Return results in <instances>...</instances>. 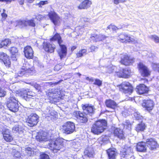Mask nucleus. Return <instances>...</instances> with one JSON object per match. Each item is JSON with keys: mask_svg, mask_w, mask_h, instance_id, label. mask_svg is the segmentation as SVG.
Wrapping results in <instances>:
<instances>
[{"mask_svg": "<svg viewBox=\"0 0 159 159\" xmlns=\"http://www.w3.org/2000/svg\"><path fill=\"white\" fill-rule=\"evenodd\" d=\"M115 68V66L110 65L108 67H107V72L109 73H111L113 72Z\"/></svg>", "mask_w": 159, "mask_h": 159, "instance_id": "37998d69", "label": "nucleus"}, {"mask_svg": "<svg viewBox=\"0 0 159 159\" xmlns=\"http://www.w3.org/2000/svg\"><path fill=\"white\" fill-rule=\"evenodd\" d=\"M47 3V2L46 1H41L38 4V5L39 7H41L42 5H43L45 4H46Z\"/></svg>", "mask_w": 159, "mask_h": 159, "instance_id": "bf43d9fd", "label": "nucleus"}, {"mask_svg": "<svg viewBox=\"0 0 159 159\" xmlns=\"http://www.w3.org/2000/svg\"><path fill=\"white\" fill-rule=\"evenodd\" d=\"M18 1L19 4L21 5L24 4V0H18Z\"/></svg>", "mask_w": 159, "mask_h": 159, "instance_id": "338daca9", "label": "nucleus"}, {"mask_svg": "<svg viewBox=\"0 0 159 159\" xmlns=\"http://www.w3.org/2000/svg\"><path fill=\"white\" fill-rule=\"evenodd\" d=\"M81 20L82 21H84V22H88L89 21V19L88 18L83 17L82 18Z\"/></svg>", "mask_w": 159, "mask_h": 159, "instance_id": "69168bd1", "label": "nucleus"}, {"mask_svg": "<svg viewBox=\"0 0 159 159\" xmlns=\"http://www.w3.org/2000/svg\"><path fill=\"white\" fill-rule=\"evenodd\" d=\"M146 143L141 142L138 143L136 146V149L139 152H145L147 149Z\"/></svg>", "mask_w": 159, "mask_h": 159, "instance_id": "5701e85b", "label": "nucleus"}, {"mask_svg": "<svg viewBox=\"0 0 159 159\" xmlns=\"http://www.w3.org/2000/svg\"><path fill=\"white\" fill-rule=\"evenodd\" d=\"M52 41L57 40L59 44L60 49L58 51V54L61 59L65 57L67 54V48L66 46L62 43V41L60 35L58 34H55L54 36L51 39Z\"/></svg>", "mask_w": 159, "mask_h": 159, "instance_id": "7ed1b4c3", "label": "nucleus"}, {"mask_svg": "<svg viewBox=\"0 0 159 159\" xmlns=\"http://www.w3.org/2000/svg\"><path fill=\"white\" fill-rule=\"evenodd\" d=\"M75 129L74 124L73 122L68 121L62 125V131L63 133L69 134L72 133Z\"/></svg>", "mask_w": 159, "mask_h": 159, "instance_id": "423d86ee", "label": "nucleus"}, {"mask_svg": "<svg viewBox=\"0 0 159 159\" xmlns=\"http://www.w3.org/2000/svg\"><path fill=\"white\" fill-rule=\"evenodd\" d=\"M125 2V0H114V3L116 5L118 4L119 3H124Z\"/></svg>", "mask_w": 159, "mask_h": 159, "instance_id": "6e6d98bb", "label": "nucleus"}, {"mask_svg": "<svg viewBox=\"0 0 159 159\" xmlns=\"http://www.w3.org/2000/svg\"><path fill=\"white\" fill-rule=\"evenodd\" d=\"M15 94L12 93L8 99L7 106L9 110L13 112H16L18 110V101L14 96Z\"/></svg>", "mask_w": 159, "mask_h": 159, "instance_id": "20e7f679", "label": "nucleus"}, {"mask_svg": "<svg viewBox=\"0 0 159 159\" xmlns=\"http://www.w3.org/2000/svg\"><path fill=\"white\" fill-rule=\"evenodd\" d=\"M82 105V108L85 114L91 115L94 113L95 108L93 106L89 104Z\"/></svg>", "mask_w": 159, "mask_h": 159, "instance_id": "dca6fc26", "label": "nucleus"}, {"mask_svg": "<svg viewBox=\"0 0 159 159\" xmlns=\"http://www.w3.org/2000/svg\"><path fill=\"white\" fill-rule=\"evenodd\" d=\"M3 47H7L9 46L11 43V40L8 39H5L1 41Z\"/></svg>", "mask_w": 159, "mask_h": 159, "instance_id": "c9c22d12", "label": "nucleus"}, {"mask_svg": "<svg viewBox=\"0 0 159 159\" xmlns=\"http://www.w3.org/2000/svg\"><path fill=\"white\" fill-rule=\"evenodd\" d=\"M74 115L81 123H86L88 120L87 115L83 114L80 111H75L74 113Z\"/></svg>", "mask_w": 159, "mask_h": 159, "instance_id": "ddd939ff", "label": "nucleus"}, {"mask_svg": "<svg viewBox=\"0 0 159 159\" xmlns=\"http://www.w3.org/2000/svg\"><path fill=\"white\" fill-rule=\"evenodd\" d=\"M116 75L120 77H122V76H120V75H123V73L122 72V70H120L119 72H116Z\"/></svg>", "mask_w": 159, "mask_h": 159, "instance_id": "e2e57ef3", "label": "nucleus"}, {"mask_svg": "<svg viewBox=\"0 0 159 159\" xmlns=\"http://www.w3.org/2000/svg\"><path fill=\"white\" fill-rule=\"evenodd\" d=\"M12 155L15 157L19 158L20 157V153L15 150H13Z\"/></svg>", "mask_w": 159, "mask_h": 159, "instance_id": "c03bdc74", "label": "nucleus"}, {"mask_svg": "<svg viewBox=\"0 0 159 159\" xmlns=\"http://www.w3.org/2000/svg\"><path fill=\"white\" fill-rule=\"evenodd\" d=\"M152 68L155 70L159 72V64L155 63H152Z\"/></svg>", "mask_w": 159, "mask_h": 159, "instance_id": "a18cd8bd", "label": "nucleus"}, {"mask_svg": "<svg viewBox=\"0 0 159 159\" xmlns=\"http://www.w3.org/2000/svg\"><path fill=\"white\" fill-rule=\"evenodd\" d=\"M39 116L36 114H32L26 120V123L28 126L33 127L36 125L38 123Z\"/></svg>", "mask_w": 159, "mask_h": 159, "instance_id": "1a4fd4ad", "label": "nucleus"}, {"mask_svg": "<svg viewBox=\"0 0 159 159\" xmlns=\"http://www.w3.org/2000/svg\"><path fill=\"white\" fill-rule=\"evenodd\" d=\"M87 50L85 49H83L80 50L77 53L76 56L77 57H82L84 55L86 54Z\"/></svg>", "mask_w": 159, "mask_h": 159, "instance_id": "e433bc0d", "label": "nucleus"}, {"mask_svg": "<svg viewBox=\"0 0 159 159\" xmlns=\"http://www.w3.org/2000/svg\"><path fill=\"white\" fill-rule=\"evenodd\" d=\"M107 122L104 120L96 121L93 125L91 131L95 134H99L102 133L107 126Z\"/></svg>", "mask_w": 159, "mask_h": 159, "instance_id": "f03ea898", "label": "nucleus"}, {"mask_svg": "<svg viewBox=\"0 0 159 159\" xmlns=\"http://www.w3.org/2000/svg\"><path fill=\"white\" fill-rule=\"evenodd\" d=\"M2 134L3 136L7 134H10V131L8 129H3L2 130Z\"/></svg>", "mask_w": 159, "mask_h": 159, "instance_id": "3c124183", "label": "nucleus"}, {"mask_svg": "<svg viewBox=\"0 0 159 159\" xmlns=\"http://www.w3.org/2000/svg\"><path fill=\"white\" fill-rule=\"evenodd\" d=\"M97 49L98 48L97 47H95L93 46H91L89 48L90 51L91 52L95 51L97 50Z\"/></svg>", "mask_w": 159, "mask_h": 159, "instance_id": "052dcab7", "label": "nucleus"}, {"mask_svg": "<svg viewBox=\"0 0 159 159\" xmlns=\"http://www.w3.org/2000/svg\"><path fill=\"white\" fill-rule=\"evenodd\" d=\"M24 53L25 57L28 59H32L34 56V52L32 48L30 46H27L24 48Z\"/></svg>", "mask_w": 159, "mask_h": 159, "instance_id": "a211bd4d", "label": "nucleus"}, {"mask_svg": "<svg viewBox=\"0 0 159 159\" xmlns=\"http://www.w3.org/2000/svg\"><path fill=\"white\" fill-rule=\"evenodd\" d=\"M49 114L48 115V116L51 117V118H53L54 117H55L56 112L54 110L49 111Z\"/></svg>", "mask_w": 159, "mask_h": 159, "instance_id": "49530a36", "label": "nucleus"}, {"mask_svg": "<svg viewBox=\"0 0 159 159\" xmlns=\"http://www.w3.org/2000/svg\"><path fill=\"white\" fill-rule=\"evenodd\" d=\"M105 105L107 107L113 110H114L117 106L116 102L111 99L107 100L105 101Z\"/></svg>", "mask_w": 159, "mask_h": 159, "instance_id": "cd10ccee", "label": "nucleus"}, {"mask_svg": "<svg viewBox=\"0 0 159 159\" xmlns=\"http://www.w3.org/2000/svg\"><path fill=\"white\" fill-rule=\"evenodd\" d=\"M61 92L59 89H52L48 93V95L53 99H58L60 97Z\"/></svg>", "mask_w": 159, "mask_h": 159, "instance_id": "4468645a", "label": "nucleus"}, {"mask_svg": "<svg viewBox=\"0 0 159 159\" xmlns=\"http://www.w3.org/2000/svg\"><path fill=\"white\" fill-rule=\"evenodd\" d=\"M43 18L42 15L40 14H38L36 16V18L38 20H40Z\"/></svg>", "mask_w": 159, "mask_h": 159, "instance_id": "680f3d73", "label": "nucleus"}, {"mask_svg": "<svg viewBox=\"0 0 159 159\" xmlns=\"http://www.w3.org/2000/svg\"><path fill=\"white\" fill-rule=\"evenodd\" d=\"M108 29L110 30H112L113 31L116 30L118 28L116 26L114 25H110L108 26L107 27Z\"/></svg>", "mask_w": 159, "mask_h": 159, "instance_id": "8fccbe9b", "label": "nucleus"}, {"mask_svg": "<svg viewBox=\"0 0 159 159\" xmlns=\"http://www.w3.org/2000/svg\"><path fill=\"white\" fill-rule=\"evenodd\" d=\"M133 151V149L131 147L126 145L124 148L121 149L120 154L121 157H127L131 156Z\"/></svg>", "mask_w": 159, "mask_h": 159, "instance_id": "9b49d317", "label": "nucleus"}, {"mask_svg": "<svg viewBox=\"0 0 159 159\" xmlns=\"http://www.w3.org/2000/svg\"><path fill=\"white\" fill-rule=\"evenodd\" d=\"M92 4L91 2L89 0H84L79 6L78 8L79 9H87L90 7Z\"/></svg>", "mask_w": 159, "mask_h": 159, "instance_id": "b1692460", "label": "nucleus"}, {"mask_svg": "<svg viewBox=\"0 0 159 159\" xmlns=\"http://www.w3.org/2000/svg\"><path fill=\"white\" fill-rule=\"evenodd\" d=\"M149 38L156 43H159V37L156 35H151Z\"/></svg>", "mask_w": 159, "mask_h": 159, "instance_id": "4c0bfd02", "label": "nucleus"}, {"mask_svg": "<svg viewBox=\"0 0 159 159\" xmlns=\"http://www.w3.org/2000/svg\"><path fill=\"white\" fill-rule=\"evenodd\" d=\"M128 35L126 34H120L118 37V39L122 43H126V40Z\"/></svg>", "mask_w": 159, "mask_h": 159, "instance_id": "c756f323", "label": "nucleus"}, {"mask_svg": "<svg viewBox=\"0 0 159 159\" xmlns=\"http://www.w3.org/2000/svg\"><path fill=\"white\" fill-rule=\"evenodd\" d=\"M122 72L123 75H121L120 76H122V78H126L130 75L131 71L130 70L126 68L123 69L122 70Z\"/></svg>", "mask_w": 159, "mask_h": 159, "instance_id": "2f4dec72", "label": "nucleus"}, {"mask_svg": "<svg viewBox=\"0 0 159 159\" xmlns=\"http://www.w3.org/2000/svg\"><path fill=\"white\" fill-rule=\"evenodd\" d=\"M83 29L82 27L80 26L76 27L75 28V31L78 32L80 34H82Z\"/></svg>", "mask_w": 159, "mask_h": 159, "instance_id": "de8ad7c7", "label": "nucleus"}, {"mask_svg": "<svg viewBox=\"0 0 159 159\" xmlns=\"http://www.w3.org/2000/svg\"><path fill=\"white\" fill-rule=\"evenodd\" d=\"M142 106L148 110H151L154 107V104L153 101L151 100H144Z\"/></svg>", "mask_w": 159, "mask_h": 159, "instance_id": "412c9836", "label": "nucleus"}, {"mask_svg": "<svg viewBox=\"0 0 159 159\" xmlns=\"http://www.w3.org/2000/svg\"><path fill=\"white\" fill-rule=\"evenodd\" d=\"M40 159H50V158L47 154L43 153L40 155Z\"/></svg>", "mask_w": 159, "mask_h": 159, "instance_id": "603ef678", "label": "nucleus"}, {"mask_svg": "<svg viewBox=\"0 0 159 159\" xmlns=\"http://www.w3.org/2000/svg\"><path fill=\"white\" fill-rule=\"evenodd\" d=\"M34 87L36 89H38L39 88V86L36 84H34Z\"/></svg>", "mask_w": 159, "mask_h": 159, "instance_id": "774afa93", "label": "nucleus"}, {"mask_svg": "<svg viewBox=\"0 0 159 159\" xmlns=\"http://www.w3.org/2000/svg\"><path fill=\"white\" fill-rule=\"evenodd\" d=\"M117 87L120 91L125 94H130L133 91V87L127 82H124L120 85H118Z\"/></svg>", "mask_w": 159, "mask_h": 159, "instance_id": "39448f33", "label": "nucleus"}, {"mask_svg": "<svg viewBox=\"0 0 159 159\" xmlns=\"http://www.w3.org/2000/svg\"><path fill=\"white\" fill-rule=\"evenodd\" d=\"M49 17L55 25H59L62 20L61 18L54 11H51L48 13Z\"/></svg>", "mask_w": 159, "mask_h": 159, "instance_id": "6e6552de", "label": "nucleus"}, {"mask_svg": "<svg viewBox=\"0 0 159 159\" xmlns=\"http://www.w3.org/2000/svg\"><path fill=\"white\" fill-rule=\"evenodd\" d=\"M25 25L26 26L29 25L32 27H34L35 25V23L34 21V19L30 20H26L24 22Z\"/></svg>", "mask_w": 159, "mask_h": 159, "instance_id": "72a5a7b5", "label": "nucleus"}, {"mask_svg": "<svg viewBox=\"0 0 159 159\" xmlns=\"http://www.w3.org/2000/svg\"><path fill=\"white\" fill-rule=\"evenodd\" d=\"M0 59L2 60L4 64L9 66L11 65V61L7 54L3 52H0Z\"/></svg>", "mask_w": 159, "mask_h": 159, "instance_id": "aec40b11", "label": "nucleus"}, {"mask_svg": "<svg viewBox=\"0 0 159 159\" xmlns=\"http://www.w3.org/2000/svg\"><path fill=\"white\" fill-rule=\"evenodd\" d=\"M35 149L31 148L29 147H28L25 148V152L27 153L28 155L31 156L34 154V152H35Z\"/></svg>", "mask_w": 159, "mask_h": 159, "instance_id": "473e14b6", "label": "nucleus"}, {"mask_svg": "<svg viewBox=\"0 0 159 159\" xmlns=\"http://www.w3.org/2000/svg\"><path fill=\"white\" fill-rule=\"evenodd\" d=\"M0 2H4L7 4L11 2V0H0Z\"/></svg>", "mask_w": 159, "mask_h": 159, "instance_id": "0e129e2a", "label": "nucleus"}, {"mask_svg": "<svg viewBox=\"0 0 159 159\" xmlns=\"http://www.w3.org/2000/svg\"><path fill=\"white\" fill-rule=\"evenodd\" d=\"M6 94V92L2 88L0 87V97H4Z\"/></svg>", "mask_w": 159, "mask_h": 159, "instance_id": "864d4df0", "label": "nucleus"}, {"mask_svg": "<svg viewBox=\"0 0 159 159\" xmlns=\"http://www.w3.org/2000/svg\"><path fill=\"white\" fill-rule=\"evenodd\" d=\"M33 70L30 68L29 66H23L17 73L18 76L22 77L23 76H27L33 73Z\"/></svg>", "mask_w": 159, "mask_h": 159, "instance_id": "f8f14e48", "label": "nucleus"}, {"mask_svg": "<svg viewBox=\"0 0 159 159\" xmlns=\"http://www.w3.org/2000/svg\"><path fill=\"white\" fill-rule=\"evenodd\" d=\"M134 62V59L127 55H123L121 57L120 62L121 64L126 65H130Z\"/></svg>", "mask_w": 159, "mask_h": 159, "instance_id": "2eb2a0df", "label": "nucleus"}, {"mask_svg": "<svg viewBox=\"0 0 159 159\" xmlns=\"http://www.w3.org/2000/svg\"><path fill=\"white\" fill-rule=\"evenodd\" d=\"M148 91V88L143 84H140L136 88V91L140 94H144L147 93Z\"/></svg>", "mask_w": 159, "mask_h": 159, "instance_id": "4be33fe9", "label": "nucleus"}, {"mask_svg": "<svg viewBox=\"0 0 159 159\" xmlns=\"http://www.w3.org/2000/svg\"><path fill=\"white\" fill-rule=\"evenodd\" d=\"M138 67L140 73L143 76L148 77L150 75L151 71L143 63L140 62Z\"/></svg>", "mask_w": 159, "mask_h": 159, "instance_id": "9d476101", "label": "nucleus"}, {"mask_svg": "<svg viewBox=\"0 0 159 159\" xmlns=\"http://www.w3.org/2000/svg\"><path fill=\"white\" fill-rule=\"evenodd\" d=\"M125 2V0H114V3L116 5L118 4L119 3H124Z\"/></svg>", "mask_w": 159, "mask_h": 159, "instance_id": "5fc2aeb1", "label": "nucleus"}, {"mask_svg": "<svg viewBox=\"0 0 159 159\" xmlns=\"http://www.w3.org/2000/svg\"><path fill=\"white\" fill-rule=\"evenodd\" d=\"M146 128L145 124L143 123H141L137 125L136 127V130L138 132L144 131Z\"/></svg>", "mask_w": 159, "mask_h": 159, "instance_id": "7c9ffc66", "label": "nucleus"}, {"mask_svg": "<svg viewBox=\"0 0 159 159\" xmlns=\"http://www.w3.org/2000/svg\"><path fill=\"white\" fill-rule=\"evenodd\" d=\"M107 37L101 34L97 35L95 34L91 35V38L95 42L99 41L104 40Z\"/></svg>", "mask_w": 159, "mask_h": 159, "instance_id": "bb28decb", "label": "nucleus"}, {"mask_svg": "<svg viewBox=\"0 0 159 159\" xmlns=\"http://www.w3.org/2000/svg\"><path fill=\"white\" fill-rule=\"evenodd\" d=\"M107 153L109 159H115L116 155V153L114 149L110 148L107 151Z\"/></svg>", "mask_w": 159, "mask_h": 159, "instance_id": "c85d7f7f", "label": "nucleus"}, {"mask_svg": "<svg viewBox=\"0 0 159 159\" xmlns=\"http://www.w3.org/2000/svg\"><path fill=\"white\" fill-rule=\"evenodd\" d=\"M22 129L21 126L18 125H16L13 128L12 130L14 133L18 132L20 133L22 131Z\"/></svg>", "mask_w": 159, "mask_h": 159, "instance_id": "f704fd0d", "label": "nucleus"}, {"mask_svg": "<svg viewBox=\"0 0 159 159\" xmlns=\"http://www.w3.org/2000/svg\"><path fill=\"white\" fill-rule=\"evenodd\" d=\"M43 48L47 52L50 53L54 52L56 48L54 44L48 43H43Z\"/></svg>", "mask_w": 159, "mask_h": 159, "instance_id": "6ab92c4d", "label": "nucleus"}, {"mask_svg": "<svg viewBox=\"0 0 159 159\" xmlns=\"http://www.w3.org/2000/svg\"><path fill=\"white\" fill-rule=\"evenodd\" d=\"M146 143L147 147L151 150L155 149L158 147L157 142L152 139H148Z\"/></svg>", "mask_w": 159, "mask_h": 159, "instance_id": "f3484780", "label": "nucleus"}, {"mask_svg": "<svg viewBox=\"0 0 159 159\" xmlns=\"http://www.w3.org/2000/svg\"><path fill=\"white\" fill-rule=\"evenodd\" d=\"M93 84L100 86L102 84V81L98 79H95Z\"/></svg>", "mask_w": 159, "mask_h": 159, "instance_id": "09e8293b", "label": "nucleus"}, {"mask_svg": "<svg viewBox=\"0 0 159 159\" xmlns=\"http://www.w3.org/2000/svg\"><path fill=\"white\" fill-rule=\"evenodd\" d=\"M114 134L120 139H123L124 138V134L122 130L119 128H115L114 130Z\"/></svg>", "mask_w": 159, "mask_h": 159, "instance_id": "393cba45", "label": "nucleus"}, {"mask_svg": "<svg viewBox=\"0 0 159 159\" xmlns=\"http://www.w3.org/2000/svg\"><path fill=\"white\" fill-rule=\"evenodd\" d=\"M36 139L37 141L39 142L49 141L48 148L50 149L53 150L54 152H56L57 150H59L63 146L64 144L62 139H53L52 136L46 132H44L42 134H39L36 136Z\"/></svg>", "mask_w": 159, "mask_h": 159, "instance_id": "f257e3e1", "label": "nucleus"}, {"mask_svg": "<svg viewBox=\"0 0 159 159\" xmlns=\"http://www.w3.org/2000/svg\"><path fill=\"white\" fill-rule=\"evenodd\" d=\"M10 51L13 55H16L18 52L17 49L16 47H11L10 49Z\"/></svg>", "mask_w": 159, "mask_h": 159, "instance_id": "58836bf2", "label": "nucleus"}, {"mask_svg": "<svg viewBox=\"0 0 159 159\" xmlns=\"http://www.w3.org/2000/svg\"><path fill=\"white\" fill-rule=\"evenodd\" d=\"M20 95L23 96V98L26 101H30L33 99L32 97L35 95V93L31 91L30 89H23L20 92Z\"/></svg>", "mask_w": 159, "mask_h": 159, "instance_id": "0eeeda50", "label": "nucleus"}, {"mask_svg": "<svg viewBox=\"0 0 159 159\" xmlns=\"http://www.w3.org/2000/svg\"><path fill=\"white\" fill-rule=\"evenodd\" d=\"M4 139L8 142H10L13 140V138L10 134H7L3 136Z\"/></svg>", "mask_w": 159, "mask_h": 159, "instance_id": "ea45409f", "label": "nucleus"}, {"mask_svg": "<svg viewBox=\"0 0 159 159\" xmlns=\"http://www.w3.org/2000/svg\"><path fill=\"white\" fill-rule=\"evenodd\" d=\"M124 125V127H125L126 128H127L130 127L131 126V124L130 122L128 120L125 122V123Z\"/></svg>", "mask_w": 159, "mask_h": 159, "instance_id": "4d7b16f0", "label": "nucleus"}, {"mask_svg": "<svg viewBox=\"0 0 159 159\" xmlns=\"http://www.w3.org/2000/svg\"><path fill=\"white\" fill-rule=\"evenodd\" d=\"M62 67V66L59 64L56 65L54 68L55 70L57 71L59 70Z\"/></svg>", "mask_w": 159, "mask_h": 159, "instance_id": "13d9d810", "label": "nucleus"}, {"mask_svg": "<svg viewBox=\"0 0 159 159\" xmlns=\"http://www.w3.org/2000/svg\"><path fill=\"white\" fill-rule=\"evenodd\" d=\"M136 120L141 119L142 117L139 113L138 111H135L133 114Z\"/></svg>", "mask_w": 159, "mask_h": 159, "instance_id": "79ce46f5", "label": "nucleus"}, {"mask_svg": "<svg viewBox=\"0 0 159 159\" xmlns=\"http://www.w3.org/2000/svg\"><path fill=\"white\" fill-rule=\"evenodd\" d=\"M84 156L89 157H93L94 152L93 148L91 147H88L86 148L84 151Z\"/></svg>", "mask_w": 159, "mask_h": 159, "instance_id": "a878e982", "label": "nucleus"}, {"mask_svg": "<svg viewBox=\"0 0 159 159\" xmlns=\"http://www.w3.org/2000/svg\"><path fill=\"white\" fill-rule=\"evenodd\" d=\"M126 43L127 42H131L134 43H137V41L135 40V39L133 37H131L129 35H128L127 39L126 40Z\"/></svg>", "mask_w": 159, "mask_h": 159, "instance_id": "a19ab883", "label": "nucleus"}]
</instances>
